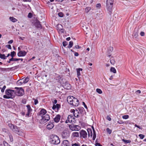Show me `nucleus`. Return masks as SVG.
Wrapping results in <instances>:
<instances>
[{"label": "nucleus", "instance_id": "obj_1", "mask_svg": "<svg viewBox=\"0 0 146 146\" xmlns=\"http://www.w3.org/2000/svg\"><path fill=\"white\" fill-rule=\"evenodd\" d=\"M5 95L3 96L5 98H11L14 97L15 96V90H5Z\"/></svg>", "mask_w": 146, "mask_h": 146}, {"label": "nucleus", "instance_id": "obj_2", "mask_svg": "<svg viewBox=\"0 0 146 146\" xmlns=\"http://www.w3.org/2000/svg\"><path fill=\"white\" fill-rule=\"evenodd\" d=\"M51 143L55 145H58L60 142V139L56 135H52L50 141Z\"/></svg>", "mask_w": 146, "mask_h": 146}, {"label": "nucleus", "instance_id": "obj_3", "mask_svg": "<svg viewBox=\"0 0 146 146\" xmlns=\"http://www.w3.org/2000/svg\"><path fill=\"white\" fill-rule=\"evenodd\" d=\"M113 0H107L106 1L107 9L108 11L110 12H111L113 4Z\"/></svg>", "mask_w": 146, "mask_h": 146}, {"label": "nucleus", "instance_id": "obj_4", "mask_svg": "<svg viewBox=\"0 0 146 146\" xmlns=\"http://www.w3.org/2000/svg\"><path fill=\"white\" fill-rule=\"evenodd\" d=\"M41 117L42 119L40 121V123L41 124H44L48 121L50 119L49 116L47 114Z\"/></svg>", "mask_w": 146, "mask_h": 146}, {"label": "nucleus", "instance_id": "obj_5", "mask_svg": "<svg viewBox=\"0 0 146 146\" xmlns=\"http://www.w3.org/2000/svg\"><path fill=\"white\" fill-rule=\"evenodd\" d=\"M15 89H17V90H15V95L18 96H21L23 95L24 91L23 89L21 88H15Z\"/></svg>", "mask_w": 146, "mask_h": 146}, {"label": "nucleus", "instance_id": "obj_6", "mask_svg": "<svg viewBox=\"0 0 146 146\" xmlns=\"http://www.w3.org/2000/svg\"><path fill=\"white\" fill-rule=\"evenodd\" d=\"M76 121L74 117L73 116L71 115H69L67 118V119L66 121V123H75Z\"/></svg>", "mask_w": 146, "mask_h": 146}, {"label": "nucleus", "instance_id": "obj_7", "mask_svg": "<svg viewBox=\"0 0 146 146\" xmlns=\"http://www.w3.org/2000/svg\"><path fill=\"white\" fill-rule=\"evenodd\" d=\"M80 137L82 139H86L88 137V134L86 131L81 130L79 132Z\"/></svg>", "mask_w": 146, "mask_h": 146}, {"label": "nucleus", "instance_id": "obj_8", "mask_svg": "<svg viewBox=\"0 0 146 146\" xmlns=\"http://www.w3.org/2000/svg\"><path fill=\"white\" fill-rule=\"evenodd\" d=\"M69 127L70 129L72 131H78L81 129L80 126L75 125H70Z\"/></svg>", "mask_w": 146, "mask_h": 146}, {"label": "nucleus", "instance_id": "obj_9", "mask_svg": "<svg viewBox=\"0 0 146 146\" xmlns=\"http://www.w3.org/2000/svg\"><path fill=\"white\" fill-rule=\"evenodd\" d=\"M71 112L73 113L74 116L75 117H79V114H80L79 111L77 110H74V109H72L70 110Z\"/></svg>", "mask_w": 146, "mask_h": 146}, {"label": "nucleus", "instance_id": "obj_10", "mask_svg": "<svg viewBox=\"0 0 146 146\" xmlns=\"http://www.w3.org/2000/svg\"><path fill=\"white\" fill-rule=\"evenodd\" d=\"M62 136L63 138L67 139L69 136L68 132L67 130H64L62 133Z\"/></svg>", "mask_w": 146, "mask_h": 146}, {"label": "nucleus", "instance_id": "obj_11", "mask_svg": "<svg viewBox=\"0 0 146 146\" xmlns=\"http://www.w3.org/2000/svg\"><path fill=\"white\" fill-rule=\"evenodd\" d=\"M70 104L74 106H77L79 104V101L77 99L75 98Z\"/></svg>", "mask_w": 146, "mask_h": 146}, {"label": "nucleus", "instance_id": "obj_12", "mask_svg": "<svg viewBox=\"0 0 146 146\" xmlns=\"http://www.w3.org/2000/svg\"><path fill=\"white\" fill-rule=\"evenodd\" d=\"M60 108V105L59 104H56V105H53L52 109L56 112H57Z\"/></svg>", "mask_w": 146, "mask_h": 146}, {"label": "nucleus", "instance_id": "obj_13", "mask_svg": "<svg viewBox=\"0 0 146 146\" xmlns=\"http://www.w3.org/2000/svg\"><path fill=\"white\" fill-rule=\"evenodd\" d=\"M27 52L23 50L19 51L17 54V55L19 57L24 56L27 54Z\"/></svg>", "mask_w": 146, "mask_h": 146}, {"label": "nucleus", "instance_id": "obj_14", "mask_svg": "<svg viewBox=\"0 0 146 146\" xmlns=\"http://www.w3.org/2000/svg\"><path fill=\"white\" fill-rule=\"evenodd\" d=\"M46 110L44 109H42L38 113V115L41 117L46 115Z\"/></svg>", "mask_w": 146, "mask_h": 146}, {"label": "nucleus", "instance_id": "obj_15", "mask_svg": "<svg viewBox=\"0 0 146 146\" xmlns=\"http://www.w3.org/2000/svg\"><path fill=\"white\" fill-rule=\"evenodd\" d=\"M61 116L59 114L57 115L54 118V121L56 123H58L60 121Z\"/></svg>", "mask_w": 146, "mask_h": 146}, {"label": "nucleus", "instance_id": "obj_16", "mask_svg": "<svg viewBox=\"0 0 146 146\" xmlns=\"http://www.w3.org/2000/svg\"><path fill=\"white\" fill-rule=\"evenodd\" d=\"M64 88L67 90L70 89L71 88V86L70 84L67 82H66L64 86Z\"/></svg>", "mask_w": 146, "mask_h": 146}, {"label": "nucleus", "instance_id": "obj_17", "mask_svg": "<svg viewBox=\"0 0 146 146\" xmlns=\"http://www.w3.org/2000/svg\"><path fill=\"white\" fill-rule=\"evenodd\" d=\"M79 133L77 132H74L72 133V137L73 138L78 137H79Z\"/></svg>", "mask_w": 146, "mask_h": 146}, {"label": "nucleus", "instance_id": "obj_18", "mask_svg": "<svg viewBox=\"0 0 146 146\" xmlns=\"http://www.w3.org/2000/svg\"><path fill=\"white\" fill-rule=\"evenodd\" d=\"M61 146H69V141L66 140H64L61 143Z\"/></svg>", "mask_w": 146, "mask_h": 146}, {"label": "nucleus", "instance_id": "obj_19", "mask_svg": "<svg viewBox=\"0 0 146 146\" xmlns=\"http://www.w3.org/2000/svg\"><path fill=\"white\" fill-rule=\"evenodd\" d=\"M54 125L53 123L49 122L47 125V128L48 129H52L54 127Z\"/></svg>", "mask_w": 146, "mask_h": 146}, {"label": "nucleus", "instance_id": "obj_20", "mask_svg": "<svg viewBox=\"0 0 146 146\" xmlns=\"http://www.w3.org/2000/svg\"><path fill=\"white\" fill-rule=\"evenodd\" d=\"M75 98L73 96H69L67 98V101L70 104Z\"/></svg>", "mask_w": 146, "mask_h": 146}, {"label": "nucleus", "instance_id": "obj_21", "mask_svg": "<svg viewBox=\"0 0 146 146\" xmlns=\"http://www.w3.org/2000/svg\"><path fill=\"white\" fill-rule=\"evenodd\" d=\"M82 69L81 68H78L76 69L77 77L79 79L80 76V71H82Z\"/></svg>", "mask_w": 146, "mask_h": 146}, {"label": "nucleus", "instance_id": "obj_22", "mask_svg": "<svg viewBox=\"0 0 146 146\" xmlns=\"http://www.w3.org/2000/svg\"><path fill=\"white\" fill-rule=\"evenodd\" d=\"M87 131L88 134V136L89 137H92V133L91 129H87Z\"/></svg>", "mask_w": 146, "mask_h": 146}, {"label": "nucleus", "instance_id": "obj_23", "mask_svg": "<svg viewBox=\"0 0 146 146\" xmlns=\"http://www.w3.org/2000/svg\"><path fill=\"white\" fill-rule=\"evenodd\" d=\"M9 19L10 21L13 23H15L17 21V19L13 17H10Z\"/></svg>", "mask_w": 146, "mask_h": 146}, {"label": "nucleus", "instance_id": "obj_24", "mask_svg": "<svg viewBox=\"0 0 146 146\" xmlns=\"http://www.w3.org/2000/svg\"><path fill=\"white\" fill-rule=\"evenodd\" d=\"M8 125L10 129L12 130H13L14 128H16V126H14L11 123H9Z\"/></svg>", "mask_w": 146, "mask_h": 146}, {"label": "nucleus", "instance_id": "obj_25", "mask_svg": "<svg viewBox=\"0 0 146 146\" xmlns=\"http://www.w3.org/2000/svg\"><path fill=\"white\" fill-rule=\"evenodd\" d=\"M23 79V82H24V84L27 83L29 80V78L28 77H27L26 78H23L22 79Z\"/></svg>", "mask_w": 146, "mask_h": 146}, {"label": "nucleus", "instance_id": "obj_26", "mask_svg": "<svg viewBox=\"0 0 146 146\" xmlns=\"http://www.w3.org/2000/svg\"><path fill=\"white\" fill-rule=\"evenodd\" d=\"M24 83L23 82V79H22L18 81L17 84L18 85H21L22 84Z\"/></svg>", "mask_w": 146, "mask_h": 146}, {"label": "nucleus", "instance_id": "obj_27", "mask_svg": "<svg viewBox=\"0 0 146 146\" xmlns=\"http://www.w3.org/2000/svg\"><path fill=\"white\" fill-rule=\"evenodd\" d=\"M110 71L114 73H115L116 72V71L115 69L113 67L111 68L110 69Z\"/></svg>", "mask_w": 146, "mask_h": 146}, {"label": "nucleus", "instance_id": "obj_28", "mask_svg": "<svg viewBox=\"0 0 146 146\" xmlns=\"http://www.w3.org/2000/svg\"><path fill=\"white\" fill-rule=\"evenodd\" d=\"M93 139L94 140L96 137V134L95 131L94 129H93Z\"/></svg>", "mask_w": 146, "mask_h": 146}, {"label": "nucleus", "instance_id": "obj_29", "mask_svg": "<svg viewBox=\"0 0 146 146\" xmlns=\"http://www.w3.org/2000/svg\"><path fill=\"white\" fill-rule=\"evenodd\" d=\"M110 63L112 64H113V65L114 64H115V61L114 59V58H113L112 57L111 58H110Z\"/></svg>", "mask_w": 146, "mask_h": 146}, {"label": "nucleus", "instance_id": "obj_30", "mask_svg": "<svg viewBox=\"0 0 146 146\" xmlns=\"http://www.w3.org/2000/svg\"><path fill=\"white\" fill-rule=\"evenodd\" d=\"M26 106L27 109V111L31 112L32 111V109L31 107L30 106L27 105Z\"/></svg>", "mask_w": 146, "mask_h": 146}, {"label": "nucleus", "instance_id": "obj_31", "mask_svg": "<svg viewBox=\"0 0 146 146\" xmlns=\"http://www.w3.org/2000/svg\"><path fill=\"white\" fill-rule=\"evenodd\" d=\"M0 58L2 59H6V56L4 54H0Z\"/></svg>", "mask_w": 146, "mask_h": 146}, {"label": "nucleus", "instance_id": "obj_32", "mask_svg": "<svg viewBox=\"0 0 146 146\" xmlns=\"http://www.w3.org/2000/svg\"><path fill=\"white\" fill-rule=\"evenodd\" d=\"M122 141L125 143H130L131 142V141L129 140H127L124 139H122Z\"/></svg>", "mask_w": 146, "mask_h": 146}, {"label": "nucleus", "instance_id": "obj_33", "mask_svg": "<svg viewBox=\"0 0 146 146\" xmlns=\"http://www.w3.org/2000/svg\"><path fill=\"white\" fill-rule=\"evenodd\" d=\"M19 130V129L17 126H16V128H14V129L12 130L17 133L18 132V131Z\"/></svg>", "mask_w": 146, "mask_h": 146}, {"label": "nucleus", "instance_id": "obj_34", "mask_svg": "<svg viewBox=\"0 0 146 146\" xmlns=\"http://www.w3.org/2000/svg\"><path fill=\"white\" fill-rule=\"evenodd\" d=\"M73 44V42L72 41H70L69 43V45L68 46V48H71Z\"/></svg>", "mask_w": 146, "mask_h": 146}, {"label": "nucleus", "instance_id": "obj_35", "mask_svg": "<svg viewBox=\"0 0 146 146\" xmlns=\"http://www.w3.org/2000/svg\"><path fill=\"white\" fill-rule=\"evenodd\" d=\"M106 131L109 134H110L112 132V130L110 129L109 128H107L106 129Z\"/></svg>", "mask_w": 146, "mask_h": 146}, {"label": "nucleus", "instance_id": "obj_36", "mask_svg": "<svg viewBox=\"0 0 146 146\" xmlns=\"http://www.w3.org/2000/svg\"><path fill=\"white\" fill-rule=\"evenodd\" d=\"M96 91L99 94H101L102 93V90L100 89L97 88L96 89Z\"/></svg>", "mask_w": 146, "mask_h": 146}, {"label": "nucleus", "instance_id": "obj_37", "mask_svg": "<svg viewBox=\"0 0 146 146\" xmlns=\"http://www.w3.org/2000/svg\"><path fill=\"white\" fill-rule=\"evenodd\" d=\"M10 60L12 61H17L19 60V59H18V58H13V57H12L10 59Z\"/></svg>", "mask_w": 146, "mask_h": 146}, {"label": "nucleus", "instance_id": "obj_38", "mask_svg": "<svg viewBox=\"0 0 146 146\" xmlns=\"http://www.w3.org/2000/svg\"><path fill=\"white\" fill-rule=\"evenodd\" d=\"M80 143H77L72 144V146H80Z\"/></svg>", "mask_w": 146, "mask_h": 146}, {"label": "nucleus", "instance_id": "obj_39", "mask_svg": "<svg viewBox=\"0 0 146 146\" xmlns=\"http://www.w3.org/2000/svg\"><path fill=\"white\" fill-rule=\"evenodd\" d=\"M17 133L20 135H23V133L19 129L18 131V132Z\"/></svg>", "mask_w": 146, "mask_h": 146}, {"label": "nucleus", "instance_id": "obj_40", "mask_svg": "<svg viewBox=\"0 0 146 146\" xmlns=\"http://www.w3.org/2000/svg\"><path fill=\"white\" fill-rule=\"evenodd\" d=\"M58 15L59 17H62L63 16L64 14L63 13L60 12L58 13Z\"/></svg>", "mask_w": 146, "mask_h": 146}, {"label": "nucleus", "instance_id": "obj_41", "mask_svg": "<svg viewBox=\"0 0 146 146\" xmlns=\"http://www.w3.org/2000/svg\"><path fill=\"white\" fill-rule=\"evenodd\" d=\"M129 117V116L128 115H124L122 116V118L124 119H127Z\"/></svg>", "mask_w": 146, "mask_h": 146}, {"label": "nucleus", "instance_id": "obj_42", "mask_svg": "<svg viewBox=\"0 0 146 146\" xmlns=\"http://www.w3.org/2000/svg\"><path fill=\"white\" fill-rule=\"evenodd\" d=\"M16 54L15 52L14 51L11 52V56L12 57H13Z\"/></svg>", "mask_w": 146, "mask_h": 146}, {"label": "nucleus", "instance_id": "obj_43", "mask_svg": "<svg viewBox=\"0 0 146 146\" xmlns=\"http://www.w3.org/2000/svg\"><path fill=\"white\" fill-rule=\"evenodd\" d=\"M139 136L140 138L142 139H143L145 137V135L142 134H139Z\"/></svg>", "mask_w": 146, "mask_h": 146}, {"label": "nucleus", "instance_id": "obj_44", "mask_svg": "<svg viewBox=\"0 0 146 146\" xmlns=\"http://www.w3.org/2000/svg\"><path fill=\"white\" fill-rule=\"evenodd\" d=\"M90 10V7H86L85 9V11L86 13H88Z\"/></svg>", "mask_w": 146, "mask_h": 146}, {"label": "nucleus", "instance_id": "obj_45", "mask_svg": "<svg viewBox=\"0 0 146 146\" xmlns=\"http://www.w3.org/2000/svg\"><path fill=\"white\" fill-rule=\"evenodd\" d=\"M62 44L63 46H65L68 44V42L66 41H64L63 42Z\"/></svg>", "mask_w": 146, "mask_h": 146}, {"label": "nucleus", "instance_id": "obj_46", "mask_svg": "<svg viewBox=\"0 0 146 146\" xmlns=\"http://www.w3.org/2000/svg\"><path fill=\"white\" fill-rule=\"evenodd\" d=\"M6 47L10 49H11L12 48L11 46V45L10 44L6 45Z\"/></svg>", "mask_w": 146, "mask_h": 146}, {"label": "nucleus", "instance_id": "obj_47", "mask_svg": "<svg viewBox=\"0 0 146 146\" xmlns=\"http://www.w3.org/2000/svg\"><path fill=\"white\" fill-rule=\"evenodd\" d=\"M113 48L112 46H110L108 48V50H110V52H111L113 50Z\"/></svg>", "mask_w": 146, "mask_h": 146}, {"label": "nucleus", "instance_id": "obj_48", "mask_svg": "<svg viewBox=\"0 0 146 146\" xmlns=\"http://www.w3.org/2000/svg\"><path fill=\"white\" fill-rule=\"evenodd\" d=\"M6 88V87L5 86H3V88L1 90V92H4Z\"/></svg>", "mask_w": 146, "mask_h": 146}, {"label": "nucleus", "instance_id": "obj_49", "mask_svg": "<svg viewBox=\"0 0 146 146\" xmlns=\"http://www.w3.org/2000/svg\"><path fill=\"white\" fill-rule=\"evenodd\" d=\"M3 143L4 146H11L10 145H9L5 141H4Z\"/></svg>", "mask_w": 146, "mask_h": 146}, {"label": "nucleus", "instance_id": "obj_50", "mask_svg": "<svg viewBox=\"0 0 146 146\" xmlns=\"http://www.w3.org/2000/svg\"><path fill=\"white\" fill-rule=\"evenodd\" d=\"M28 17L29 18H31L32 17V14L31 13H29Z\"/></svg>", "mask_w": 146, "mask_h": 146}, {"label": "nucleus", "instance_id": "obj_51", "mask_svg": "<svg viewBox=\"0 0 146 146\" xmlns=\"http://www.w3.org/2000/svg\"><path fill=\"white\" fill-rule=\"evenodd\" d=\"M141 93V91L140 90H137L135 92V93L137 95H138L140 94Z\"/></svg>", "mask_w": 146, "mask_h": 146}, {"label": "nucleus", "instance_id": "obj_52", "mask_svg": "<svg viewBox=\"0 0 146 146\" xmlns=\"http://www.w3.org/2000/svg\"><path fill=\"white\" fill-rule=\"evenodd\" d=\"M38 103V101L37 99H35L34 100V104L35 105H36Z\"/></svg>", "mask_w": 146, "mask_h": 146}, {"label": "nucleus", "instance_id": "obj_53", "mask_svg": "<svg viewBox=\"0 0 146 146\" xmlns=\"http://www.w3.org/2000/svg\"><path fill=\"white\" fill-rule=\"evenodd\" d=\"M9 137L10 141L12 142L13 141V138L12 136L11 135H9Z\"/></svg>", "mask_w": 146, "mask_h": 146}, {"label": "nucleus", "instance_id": "obj_54", "mask_svg": "<svg viewBox=\"0 0 146 146\" xmlns=\"http://www.w3.org/2000/svg\"><path fill=\"white\" fill-rule=\"evenodd\" d=\"M52 102L53 105H55L57 102V100H54L52 101Z\"/></svg>", "mask_w": 146, "mask_h": 146}, {"label": "nucleus", "instance_id": "obj_55", "mask_svg": "<svg viewBox=\"0 0 146 146\" xmlns=\"http://www.w3.org/2000/svg\"><path fill=\"white\" fill-rule=\"evenodd\" d=\"M106 119L109 121H111V118L109 116H107Z\"/></svg>", "mask_w": 146, "mask_h": 146}, {"label": "nucleus", "instance_id": "obj_56", "mask_svg": "<svg viewBox=\"0 0 146 146\" xmlns=\"http://www.w3.org/2000/svg\"><path fill=\"white\" fill-rule=\"evenodd\" d=\"M101 5L100 4V3L97 4L96 5V7L97 8H100L101 7Z\"/></svg>", "mask_w": 146, "mask_h": 146}, {"label": "nucleus", "instance_id": "obj_57", "mask_svg": "<svg viewBox=\"0 0 146 146\" xmlns=\"http://www.w3.org/2000/svg\"><path fill=\"white\" fill-rule=\"evenodd\" d=\"M117 123L119 124H121L123 123V122L122 120H120L117 121Z\"/></svg>", "mask_w": 146, "mask_h": 146}, {"label": "nucleus", "instance_id": "obj_58", "mask_svg": "<svg viewBox=\"0 0 146 146\" xmlns=\"http://www.w3.org/2000/svg\"><path fill=\"white\" fill-rule=\"evenodd\" d=\"M140 34L141 36H143L145 35V33L143 32H141L140 33Z\"/></svg>", "mask_w": 146, "mask_h": 146}, {"label": "nucleus", "instance_id": "obj_59", "mask_svg": "<svg viewBox=\"0 0 146 146\" xmlns=\"http://www.w3.org/2000/svg\"><path fill=\"white\" fill-rule=\"evenodd\" d=\"M13 42V40H9L8 42V43L9 44H11Z\"/></svg>", "mask_w": 146, "mask_h": 146}, {"label": "nucleus", "instance_id": "obj_60", "mask_svg": "<svg viewBox=\"0 0 146 146\" xmlns=\"http://www.w3.org/2000/svg\"><path fill=\"white\" fill-rule=\"evenodd\" d=\"M95 145L96 146H102V145L100 144L99 143H96Z\"/></svg>", "mask_w": 146, "mask_h": 146}, {"label": "nucleus", "instance_id": "obj_61", "mask_svg": "<svg viewBox=\"0 0 146 146\" xmlns=\"http://www.w3.org/2000/svg\"><path fill=\"white\" fill-rule=\"evenodd\" d=\"M30 112H29V111H27V114L26 115V116L27 117H29V116Z\"/></svg>", "mask_w": 146, "mask_h": 146}, {"label": "nucleus", "instance_id": "obj_62", "mask_svg": "<svg viewBox=\"0 0 146 146\" xmlns=\"http://www.w3.org/2000/svg\"><path fill=\"white\" fill-rule=\"evenodd\" d=\"M74 48L76 49H79L80 48V47L79 46L77 45H76L74 46Z\"/></svg>", "mask_w": 146, "mask_h": 146}, {"label": "nucleus", "instance_id": "obj_63", "mask_svg": "<svg viewBox=\"0 0 146 146\" xmlns=\"http://www.w3.org/2000/svg\"><path fill=\"white\" fill-rule=\"evenodd\" d=\"M83 104L84 105V106L87 109V107L86 105L85 104V103L84 102H83Z\"/></svg>", "mask_w": 146, "mask_h": 146}, {"label": "nucleus", "instance_id": "obj_64", "mask_svg": "<svg viewBox=\"0 0 146 146\" xmlns=\"http://www.w3.org/2000/svg\"><path fill=\"white\" fill-rule=\"evenodd\" d=\"M79 55L78 53L77 52H75L74 53V56H78Z\"/></svg>", "mask_w": 146, "mask_h": 146}]
</instances>
